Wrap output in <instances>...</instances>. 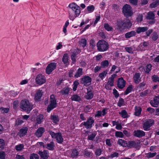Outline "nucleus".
Returning <instances> with one entry per match:
<instances>
[{"mask_svg": "<svg viewBox=\"0 0 159 159\" xmlns=\"http://www.w3.org/2000/svg\"><path fill=\"white\" fill-rule=\"evenodd\" d=\"M24 148V145L23 144H20L15 146V149L17 151H21Z\"/></svg>", "mask_w": 159, "mask_h": 159, "instance_id": "nucleus-55", "label": "nucleus"}, {"mask_svg": "<svg viewBox=\"0 0 159 159\" xmlns=\"http://www.w3.org/2000/svg\"><path fill=\"white\" fill-rule=\"evenodd\" d=\"M140 74L139 73H136L133 77L134 82L136 84H138L141 81L140 78Z\"/></svg>", "mask_w": 159, "mask_h": 159, "instance_id": "nucleus-24", "label": "nucleus"}, {"mask_svg": "<svg viewBox=\"0 0 159 159\" xmlns=\"http://www.w3.org/2000/svg\"><path fill=\"white\" fill-rule=\"evenodd\" d=\"M95 17V20L94 23V26L96 25L98 22L100 20L101 18L100 15H96Z\"/></svg>", "mask_w": 159, "mask_h": 159, "instance_id": "nucleus-64", "label": "nucleus"}, {"mask_svg": "<svg viewBox=\"0 0 159 159\" xmlns=\"http://www.w3.org/2000/svg\"><path fill=\"white\" fill-rule=\"evenodd\" d=\"M149 102L152 107H157L159 104V95H154L153 99L150 100Z\"/></svg>", "mask_w": 159, "mask_h": 159, "instance_id": "nucleus-12", "label": "nucleus"}, {"mask_svg": "<svg viewBox=\"0 0 159 159\" xmlns=\"http://www.w3.org/2000/svg\"><path fill=\"white\" fill-rule=\"evenodd\" d=\"M94 123V120L93 118L92 117H89L87 119L86 121L83 122L81 125H84L87 129H90Z\"/></svg>", "mask_w": 159, "mask_h": 159, "instance_id": "nucleus-8", "label": "nucleus"}, {"mask_svg": "<svg viewBox=\"0 0 159 159\" xmlns=\"http://www.w3.org/2000/svg\"><path fill=\"white\" fill-rule=\"evenodd\" d=\"M70 90V88L68 87H65L62 89L60 91V93L62 95H67L69 94Z\"/></svg>", "mask_w": 159, "mask_h": 159, "instance_id": "nucleus-33", "label": "nucleus"}, {"mask_svg": "<svg viewBox=\"0 0 159 159\" xmlns=\"http://www.w3.org/2000/svg\"><path fill=\"white\" fill-rule=\"evenodd\" d=\"M30 159H39V157L37 154L33 153L30 156Z\"/></svg>", "mask_w": 159, "mask_h": 159, "instance_id": "nucleus-53", "label": "nucleus"}, {"mask_svg": "<svg viewBox=\"0 0 159 159\" xmlns=\"http://www.w3.org/2000/svg\"><path fill=\"white\" fill-rule=\"evenodd\" d=\"M95 9L93 5L89 6L87 7V10L89 12H92Z\"/></svg>", "mask_w": 159, "mask_h": 159, "instance_id": "nucleus-60", "label": "nucleus"}, {"mask_svg": "<svg viewBox=\"0 0 159 159\" xmlns=\"http://www.w3.org/2000/svg\"><path fill=\"white\" fill-rule=\"evenodd\" d=\"M92 109V108L90 105L86 106L84 108V111L86 112H90Z\"/></svg>", "mask_w": 159, "mask_h": 159, "instance_id": "nucleus-59", "label": "nucleus"}, {"mask_svg": "<svg viewBox=\"0 0 159 159\" xmlns=\"http://www.w3.org/2000/svg\"><path fill=\"white\" fill-rule=\"evenodd\" d=\"M123 24L125 26V29H129L130 28L132 25V23L130 20L129 19H125L122 20Z\"/></svg>", "mask_w": 159, "mask_h": 159, "instance_id": "nucleus-18", "label": "nucleus"}, {"mask_svg": "<svg viewBox=\"0 0 159 159\" xmlns=\"http://www.w3.org/2000/svg\"><path fill=\"white\" fill-rule=\"evenodd\" d=\"M80 83L85 87H87L91 84L92 79L91 77L86 75H84L80 79Z\"/></svg>", "mask_w": 159, "mask_h": 159, "instance_id": "nucleus-6", "label": "nucleus"}, {"mask_svg": "<svg viewBox=\"0 0 159 159\" xmlns=\"http://www.w3.org/2000/svg\"><path fill=\"white\" fill-rule=\"evenodd\" d=\"M107 73V70H104L102 73L99 74L98 76L102 80L106 76Z\"/></svg>", "mask_w": 159, "mask_h": 159, "instance_id": "nucleus-48", "label": "nucleus"}, {"mask_svg": "<svg viewBox=\"0 0 159 159\" xmlns=\"http://www.w3.org/2000/svg\"><path fill=\"white\" fill-rule=\"evenodd\" d=\"M136 35V32L133 30L126 33L125 34V37L126 39H129L131 37L135 36Z\"/></svg>", "mask_w": 159, "mask_h": 159, "instance_id": "nucleus-29", "label": "nucleus"}, {"mask_svg": "<svg viewBox=\"0 0 159 159\" xmlns=\"http://www.w3.org/2000/svg\"><path fill=\"white\" fill-rule=\"evenodd\" d=\"M134 115L137 116H139L142 111L141 107H140L136 106L134 107Z\"/></svg>", "mask_w": 159, "mask_h": 159, "instance_id": "nucleus-27", "label": "nucleus"}, {"mask_svg": "<svg viewBox=\"0 0 159 159\" xmlns=\"http://www.w3.org/2000/svg\"><path fill=\"white\" fill-rule=\"evenodd\" d=\"M126 82L122 77L119 78L117 83L118 87L120 89H123L125 87Z\"/></svg>", "mask_w": 159, "mask_h": 159, "instance_id": "nucleus-15", "label": "nucleus"}, {"mask_svg": "<svg viewBox=\"0 0 159 159\" xmlns=\"http://www.w3.org/2000/svg\"><path fill=\"white\" fill-rule=\"evenodd\" d=\"M43 91L42 90L39 89L37 90L34 96V100L36 101L39 100L43 95Z\"/></svg>", "mask_w": 159, "mask_h": 159, "instance_id": "nucleus-23", "label": "nucleus"}, {"mask_svg": "<svg viewBox=\"0 0 159 159\" xmlns=\"http://www.w3.org/2000/svg\"><path fill=\"white\" fill-rule=\"evenodd\" d=\"M157 154L156 152L152 153L151 152H149L146 154V157L148 158H150L153 157Z\"/></svg>", "mask_w": 159, "mask_h": 159, "instance_id": "nucleus-47", "label": "nucleus"}, {"mask_svg": "<svg viewBox=\"0 0 159 159\" xmlns=\"http://www.w3.org/2000/svg\"><path fill=\"white\" fill-rule=\"evenodd\" d=\"M72 101L79 102L81 100L80 97L77 94L73 95L71 98Z\"/></svg>", "mask_w": 159, "mask_h": 159, "instance_id": "nucleus-42", "label": "nucleus"}, {"mask_svg": "<svg viewBox=\"0 0 159 159\" xmlns=\"http://www.w3.org/2000/svg\"><path fill=\"white\" fill-rule=\"evenodd\" d=\"M117 143L119 145H120L123 147H127V141L123 139H119L117 142Z\"/></svg>", "mask_w": 159, "mask_h": 159, "instance_id": "nucleus-39", "label": "nucleus"}, {"mask_svg": "<svg viewBox=\"0 0 159 159\" xmlns=\"http://www.w3.org/2000/svg\"><path fill=\"white\" fill-rule=\"evenodd\" d=\"M87 92L85 95V98L87 100L91 99L93 97V94L91 90H89L88 88L87 89Z\"/></svg>", "mask_w": 159, "mask_h": 159, "instance_id": "nucleus-28", "label": "nucleus"}, {"mask_svg": "<svg viewBox=\"0 0 159 159\" xmlns=\"http://www.w3.org/2000/svg\"><path fill=\"white\" fill-rule=\"evenodd\" d=\"M45 131V129L43 127H39L37 130L34 134L38 138H40L42 136Z\"/></svg>", "mask_w": 159, "mask_h": 159, "instance_id": "nucleus-19", "label": "nucleus"}, {"mask_svg": "<svg viewBox=\"0 0 159 159\" xmlns=\"http://www.w3.org/2000/svg\"><path fill=\"white\" fill-rule=\"evenodd\" d=\"M96 45L98 50L100 52L106 51L109 48V45L108 43L104 40H99Z\"/></svg>", "mask_w": 159, "mask_h": 159, "instance_id": "nucleus-3", "label": "nucleus"}, {"mask_svg": "<svg viewBox=\"0 0 159 159\" xmlns=\"http://www.w3.org/2000/svg\"><path fill=\"white\" fill-rule=\"evenodd\" d=\"M104 28L106 30L108 31H111L112 29V28L110 26L108 23L104 24Z\"/></svg>", "mask_w": 159, "mask_h": 159, "instance_id": "nucleus-62", "label": "nucleus"}, {"mask_svg": "<svg viewBox=\"0 0 159 159\" xmlns=\"http://www.w3.org/2000/svg\"><path fill=\"white\" fill-rule=\"evenodd\" d=\"M117 29L120 32H124L125 29L122 20H118L116 23Z\"/></svg>", "mask_w": 159, "mask_h": 159, "instance_id": "nucleus-13", "label": "nucleus"}, {"mask_svg": "<svg viewBox=\"0 0 159 159\" xmlns=\"http://www.w3.org/2000/svg\"><path fill=\"white\" fill-rule=\"evenodd\" d=\"M149 43L148 42H144L141 43L139 46V49L141 50L144 51L148 48Z\"/></svg>", "mask_w": 159, "mask_h": 159, "instance_id": "nucleus-20", "label": "nucleus"}, {"mask_svg": "<svg viewBox=\"0 0 159 159\" xmlns=\"http://www.w3.org/2000/svg\"><path fill=\"white\" fill-rule=\"evenodd\" d=\"M133 89V86L132 85H130L128 86L124 92V95H127L131 92Z\"/></svg>", "mask_w": 159, "mask_h": 159, "instance_id": "nucleus-46", "label": "nucleus"}, {"mask_svg": "<svg viewBox=\"0 0 159 159\" xmlns=\"http://www.w3.org/2000/svg\"><path fill=\"white\" fill-rule=\"evenodd\" d=\"M103 149L97 148L94 152L95 155L97 156H100L102 153H103Z\"/></svg>", "mask_w": 159, "mask_h": 159, "instance_id": "nucleus-41", "label": "nucleus"}, {"mask_svg": "<svg viewBox=\"0 0 159 159\" xmlns=\"http://www.w3.org/2000/svg\"><path fill=\"white\" fill-rule=\"evenodd\" d=\"M145 133L143 130H135L134 132L133 135L136 137L141 138L145 136Z\"/></svg>", "mask_w": 159, "mask_h": 159, "instance_id": "nucleus-17", "label": "nucleus"}, {"mask_svg": "<svg viewBox=\"0 0 159 159\" xmlns=\"http://www.w3.org/2000/svg\"><path fill=\"white\" fill-rule=\"evenodd\" d=\"M80 45L84 48L87 45V40L85 39H81L79 42Z\"/></svg>", "mask_w": 159, "mask_h": 159, "instance_id": "nucleus-45", "label": "nucleus"}, {"mask_svg": "<svg viewBox=\"0 0 159 159\" xmlns=\"http://www.w3.org/2000/svg\"><path fill=\"white\" fill-rule=\"evenodd\" d=\"M148 29L147 27H139L136 30V33L139 34L142 32H144L147 31Z\"/></svg>", "mask_w": 159, "mask_h": 159, "instance_id": "nucleus-31", "label": "nucleus"}, {"mask_svg": "<svg viewBox=\"0 0 159 159\" xmlns=\"http://www.w3.org/2000/svg\"><path fill=\"white\" fill-rule=\"evenodd\" d=\"M68 12L70 19L73 21L80 13V7L75 3L70 4Z\"/></svg>", "mask_w": 159, "mask_h": 159, "instance_id": "nucleus-1", "label": "nucleus"}, {"mask_svg": "<svg viewBox=\"0 0 159 159\" xmlns=\"http://www.w3.org/2000/svg\"><path fill=\"white\" fill-rule=\"evenodd\" d=\"M152 66L151 64H148L144 68V70L146 74H148L152 69Z\"/></svg>", "mask_w": 159, "mask_h": 159, "instance_id": "nucleus-36", "label": "nucleus"}, {"mask_svg": "<svg viewBox=\"0 0 159 159\" xmlns=\"http://www.w3.org/2000/svg\"><path fill=\"white\" fill-rule=\"evenodd\" d=\"M154 121L153 119L148 120L143 124V128L144 130L148 131L150 129V128L154 124Z\"/></svg>", "mask_w": 159, "mask_h": 159, "instance_id": "nucleus-9", "label": "nucleus"}, {"mask_svg": "<svg viewBox=\"0 0 159 159\" xmlns=\"http://www.w3.org/2000/svg\"><path fill=\"white\" fill-rule=\"evenodd\" d=\"M46 148L50 150H53L55 146L54 143L53 142H51L50 143L47 144Z\"/></svg>", "mask_w": 159, "mask_h": 159, "instance_id": "nucleus-38", "label": "nucleus"}, {"mask_svg": "<svg viewBox=\"0 0 159 159\" xmlns=\"http://www.w3.org/2000/svg\"><path fill=\"white\" fill-rule=\"evenodd\" d=\"M121 115V116L124 118H127L129 117L128 114L125 110H123L119 113Z\"/></svg>", "mask_w": 159, "mask_h": 159, "instance_id": "nucleus-40", "label": "nucleus"}, {"mask_svg": "<svg viewBox=\"0 0 159 159\" xmlns=\"http://www.w3.org/2000/svg\"><path fill=\"white\" fill-rule=\"evenodd\" d=\"M109 64V61L107 60L103 61L101 63V66L102 68H106L108 67Z\"/></svg>", "mask_w": 159, "mask_h": 159, "instance_id": "nucleus-43", "label": "nucleus"}, {"mask_svg": "<svg viewBox=\"0 0 159 159\" xmlns=\"http://www.w3.org/2000/svg\"><path fill=\"white\" fill-rule=\"evenodd\" d=\"M62 60L65 66H67L69 65L68 57L67 53L64 54Z\"/></svg>", "mask_w": 159, "mask_h": 159, "instance_id": "nucleus-30", "label": "nucleus"}, {"mask_svg": "<svg viewBox=\"0 0 159 159\" xmlns=\"http://www.w3.org/2000/svg\"><path fill=\"white\" fill-rule=\"evenodd\" d=\"M152 79L154 82H159V77L157 75H154L152 76Z\"/></svg>", "mask_w": 159, "mask_h": 159, "instance_id": "nucleus-54", "label": "nucleus"}, {"mask_svg": "<svg viewBox=\"0 0 159 159\" xmlns=\"http://www.w3.org/2000/svg\"><path fill=\"white\" fill-rule=\"evenodd\" d=\"M51 119L53 122L55 124H57L59 120L58 116L56 115H51Z\"/></svg>", "mask_w": 159, "mask_h": 159, "instance_id": "nucleus-34", "label": "nucleus"}, {"mask_svg": "<svg viewBox=\"0 0 159 159\" xmlns=\"http://www.w3.org/2000/svg\"><path fill=\"white\" fill-rule=\"evenodd\" d=\"M95 46V43L94 40L92 39L90 41V46L92 48H93Z\"/></svg>", "mask_w": 159, "mask_h": 159, "instance_id": "nucleus-63", "label": "nucleus"}, {"mask_svg": "<svg viewBox=\"0 0 159 159\" xmlns=\"http://www.w3.org/2000/svg\"><path fill=\"white\" fill-rule=\"evenodd\" d=\"M57 66V63L55 62H52L49 64L46 69V73L49 75L55 70Z\"/></svg>", "mask_w": 159, "mask_h": 159, "instance_id": "nucleus-11", "label": "nucleus"}, {"mask_svg": "<svg viewBox=\"0 0 159 159\" xmlns=\"http://www.w3.org/2000/svg\"><path fill=\"white\" fill-rule=\"evenodd\" d=\"M33 105L26 99L22 100L20 103V107L22 110L29 113L33 109Z\"/></svg>", "mask_w": 159, "mask_h": 159, "instance_id": "nucleus-2", "label": "nucleus"}, {"mask_svg": "<svg viewBox=\"0 0 159 159\" xmlns=\"http://www.w3.org/2000/svg\"><path fill=\"white\" fill-rule=\"evenodd\" d=\"M125 51L129 53L133 54L134 53V50L132 47H125Z\"/></svg>", "mask_w": 159, "mask_h": 159, "instance_id": "nucleus-51", "label": "nucleus"}, {"mask_svg": "<svg viewBox=\"0 0 159 159\" xmlns=\"http://www.w3.org/2000/svg\"><path fill=\"white\" fill-rule=\"evenodd\" d=\"M93 155V153L92 152L86 149L84 150V156L86 158H89L92 156Z\"/></svg>", "mask_w": 159, "mask_h": 159, "instance_id": "nucleus-32", "label": "nucleus"}, {"mask_svg": "<svg viewBox=\"0 0 159 159\" xmlns=\"http://www.w3.org/2000/svg\"><path fill=\"white\" fill-rule=\"evenodd\" d=\"M48 132L52 138H54L56 139L57 142V143L60 144L62 143L63 141V139L61 133H55L51 130L49 131Z\"/></svg>", "mask_w": 159, "mask_h": 159, "instance_id": "nucleus-5", "label": "nucleus"}, {"mask_svg": "<svg viewBox=\"0 0 159 159\" xmlns=\"http://www.w3.org/2000/svg\"><path fill=\"white\" fill-rule=\"evenodd\" d=\"M83 74V69L81 68H79L74 75L75 78H78L80 77Z\"/></svg>", "mask_w": 159, "mask_h": 159, "instance_id": "nucleus-37", "label": "nucleus"}, {"mask_svg": "<svg viewBox=\"0 0 159 159\" xmlns=\"http://www.w3.org/2000/svg\"><path fill=\"white\" fill-rule=\"evenodd\" d=\"M57 106V103H54L50 102L49 105L48 106L47 108V111L49 112L50 111L56 108Z\"/></svg>", "mask_w": 159, "mask_h": 159, "instance_id": "nucleus-26", "label": "nucleus"}, {"mask_svg": "<svg viewBox=\"0 0 159 159\" xmlns=\"http://www.w3.org/2000/svg\"><path fill=\"white\" fill-rule=\"evenodd\" d=\"M125 104V101L124 99L121 98H120L119 99V101L117 103V105L119 107H121Z\"/></svg>", "mask_w": 159, "mask_h": 159, "instance_id": "nucleus-50", "label": "nucleus"}, {"mask_svg": "<svg viewBox=\"0 0 159 159\" xmlns=\"http://www.w3.org/2000/svg\"><path fill=\"white\" fill-rule=\"evenodd\" d=\"M115 136L117 137L123 138L124 135L122 132L117 131L115 132Z\"/></svg>", "mask_w": 159, "mask_h": 159, "instance_id": "nucleus-57", "label": "nucleus"}, {"mask_svg": "<svg viewBox=\"0 0 159 159\" xmlns=\"http://www.w3.org/2000/svg\"><path fill=\"white\" fill-rule=\"evenodd\" d=\"M0 110L2 113L4 114L7 113L9 111L10 109L8 108L1 107L0 108Z\"/></svg>", "mask_w": 159, "mask_h": 159, "instance_id": "nucleus-52", "label": "nucleus"}, {"mask_svg": "<svg viewBox=\"0 0 159 159\" xmlns=\"http://www.w3.org/2000/svg\"><path fill=\"white\" fill-rule=\"evenodd\" d=\"M151 38L153 41H156L158 38V35L156 32H154L151 35Z\"/></svg>", "mask_w": 159, "mask_h": 159, "instance_id": "nucleus-44", "label": "nucleus"}, {"mask_svg": "<svg viewBox=\"0 0 159 159\" xmlns=\"http://www.w3.org/2000/svg\"><path fill=\"white\" fill-rule=\"evenodd\" d=\"M97 135L96 133L95 132H93L92 134L89 135L88 137V139L89 140L93 141Z\"/></svg>", "mask_w": 159, "mask_h": 159, "instance_id": "nucleus-49", "label": "nucleus"}, {"mask_svg": "<svg viewBox=\"0 0 159 159\" xmlns=\"http://www.w3.org/2000/svg\"><path fill=\"white\" fill-rule=\"evenodd\" d=\"M140 146V143L134 141H129L127 143V147L129 148H137Z\"/></svg>", "mask_w": 159, "mask_h": 159, "instance_id": "nucleus-14", "label": "nucleus"}, {"mask_svg": "<svg viewBox=\"0 0 159 159\" xmlns=\"http://www.w3.org/2000/svg\"><path fill=\"white\" fill-rule=\"evenodd\" d=\"M38 153L40 156L41 159H47L49 156V152L47 150L39 151Z\"/></svg>", "mask_w": 159, "mask_h": 159, "instance_id": "nucleus-16", "label": "nucleus"}, {"mask_svg": "<svg viewBox=\"0 0 159 159\" xmlns=\"http://www.w3.org/2000/svg\"><path fill=\"white\" fill-rule=\"evenodd\" d=\"M35 81L37 84L42 85L46 82V78L44 75L39 74L37 76Z\"/></svg>", "mask_w": 159, "mask_h": 159, "instance_id": "nucleus-10", "label": "nucleus"}, {"mask_svg": "<svg viewBox=\"0 0 159 159\" xmlns=\"http://www.w3.org/2000/svg\"><path fill=\"white\" fill-rule=\"evenodd\" d=\"M81 51L79 49L77 48L76 50L75 49L72 52V54L71 55L70 57L71 59L74 63L76 61V59L75 58V57L77 54L79 53Z\"/></svg>", "mask_w": 159, "mask_h": 159, "instance_id": "nucleus-21", "label": "nucleus"}, {"mask_svg": "<svg viewBox=\"0 0 159 159\" xmlns=\"http://www.w3.org/2000/svg\"><path fill=\"white\" fill-rule=\"evenodd\" d=\"M43 119V116L42 115H39L37 119V122L39 124H41L42 122V120Z\"/></svg>", "mask_w": 159, "mask_h": 159, "instance_id": "nucleus-56", "label": "nucleus"}, {"mask_svg": "<svg viewBox=\"0 0 159 159\" xmlns=\"http://www.w3.org/2000/svg\"><path fill=\"white\" fill-rule=\"evenodd\" d=\"M122 12L125 17L128 18L133 14L132 8L130 5L126 4L122 8Z\"/></svg>", "mask_w": 159, "mask_h": 159, "instance_id": "nucleus-4", "label": "nucleus"}, {"mask_svg": "<svg viewBox=\"0 0 159 159\" xmlns=\"http://www.w3.org/2000/svg\"><path fill=\"white\" fill-rule=\"evenodd\" d=\"M155 16V14L153 12L149 11L147 13L146 19L148 24L152 25L155 23L156 20Z\"/></svg>", "mask_w": 159, "mask_h": 159, "instance_id": "nucleus-7", "label": "nucleus"}, {"mask_svg": "<svg viewBox=\"0 0 159 159\" xmlns=\"http://www.w3.org/2000/svg\"><path fill=\"white\" fill-rule=\"evenodd\" d=\"M28 130V128L27 127H23L20 129L17 135L20 137H23L26 134Z\"/></svg>", "mask_w": 159, "mask_h": 159, "instance_id": "nucleus-22", "label": "nucleus"}, {"mask_svg": "<svg viewBox=\"0 0 159 159\" xmlns=\"http://www.w3.org/2000/svg\"><path fill=\"white\" fill-rule=\"evenodd\" d=\"M79 154V153L77 149H73L71 151L70 154V157L72 158L76 157H77L78 156Z\"/></svg>", "mask_w": 159, "mask_h": 159, "instance_id": "nucleus-35", "label": "nucleus"}, {"mask_svg": "<svg viewBox=\"0 0 159 159\" xmlns=\"http://www.w3.org/2000/svg\"><path fill=\"white\" fill-rule=\"evenodd\" d=\"M5 144L4 140L1 139H0V150L3 149Z\"/></svg>", "mask_w": 159, "mask_h": 159, "instance_id": "nucleus-58", "label": "nucleus"}, {"mask_svg": "<svg viewBox=\"0 0 159 159\" xmlns=\"http://www.w3.org/2000/svg\"><path fill=\"white\" fill-rule=\"evenodd\" d=\"M50 102L57 103L56 99L55 98V96L52 94L50 96Z\"/></svg>", "mask_w": 159, "mask_h": 159, "instance_id": "nucleus-61", "label": "nucleus"}, {"mask_svg": "<svg viewBox=\"0 0 159 159\" xmlns=\"http://www.w3.org/2000/svg\"><path fill=\"white\" fill-rule=\"evenodd\" d=\"M116 76L117 75L116 74H113L111 75V77L109 78L107 83L110 84L111 87H112L114 85V80Z\"/></svg>", "mask_w": 159, "mask_h": 159, "instance_id": "nucleus-25", "label": "nucleus"}]
</instances>
